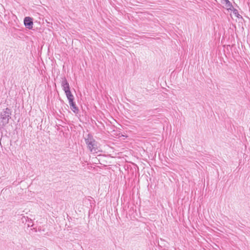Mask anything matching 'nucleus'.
Segmentation results:
<instances>
[{
	"mask_svg": "<svg viewBox=\"0 0 250 250\" xmlns=\"http://www.w3.org/2000/svg\"><path fill=\"white\" fill-rule=\"evenodd\" d=\"M11 109L6 107L2 110L0 114V129L3 128L6 125L8 124L11 118Z\"/></svg>",
	"mask_w": 250,
	"mask_h": 250,
	"instance_id": "nucleus-1",
	"label": "nucleus"
},
{
	"mask_svg": "<svg viewBox=\"0 0 250 250\" xmlns=\"http://www.w3.org/2000/svg\"><path fill=\"white\" fill-rule=\"evenodd\" d=\"M85 141L90 151L92 153H96L98 150L97 142L92 136L88 134L87 138H85Z\"/></svg>",
	"mask_w": 250,
	"mask_h": 250,
	"instance_id": "nucleus-2",
	"label": "nucleus"
},
{
	"mask_svg": "<svg viewBox=\"0 0 250 250\" xmlns=\"http://www.w3.org/2000/svg\"><path fill=\"white\" fill-rule=\"evenodd\" d=\"M24 24L26 28L32 29L33 28V19L29 17H26L24 19Z\"/></svg>",
	"mask_w": 250,
	"mask_h": 250,
	"instance_id": "nucleus-3",
	"label": "nucleus"
},
{
	"mask_svg": "<svg viewBox=\"0 0 250 250\" xmlns=\"http://www.w3.org/2000/svg\"><path fill=\"white\" fill-rule=\"evenodd\" d=\"M62 89L64 91V92L70 91L69 84L65 77L62 79Z\"/></svg>",
	"mask_w": 250,
	"mask_h": 250,
	"instance_id": "nucleus-4",
	"label": "nucleus"
},
{
	"mask_svg": "<svg viewBox=\"0 0 250 250\" xmlns=\"http://www.w3.org/2000/svg\"><path fill=\"white\" fill-rule=\"evenodd\" d=\"M69 105L70 106V108L71 110L73 111L74 113L75 114L78 113L79 112V110L78 107L77 106L75 103L74 102V101H71L70 102H69Z\"/></svg>",
	"mask_w": 250,
	"mask_h": 250,
	"instance_id": "nucleus-5",
	"label": "nucleus"
},
{
	"mask_svg": "<svg viewBox=\"0 0 250 250\" xmlns=\"http://www.w3.org/2000/svg\"><path fill=\"white\" fill-rule=\"evenodd\" d=\"M65 95H66L69 102H70L71 101H74V96L72 94L70 90L65 92Z\"/></svg>",
	"mask_w": 250,
	"mask_h": 250,
	"instance_id": "nucleus-6",
	"label": "nucleus"
},
{
	"mask_svg": "<svg viewBox=\"0 0 250 250\" xmlns=\"http://www.w3.org/2000/svg\"><path fill=\"white\" fill-rule=\"evenodd\" d=\"M226 1V5L228 7V9L229 10H232V8H233L232 4L229 0H225Z\"/></svg>",
	"mask_w": 250,
	"mask_h": 250,
	"instance_id": "nucleus-7",
	"label": "nucleus"
},
{
	"mask_svg": "<svg viewBox=\"0 0 250 250\" xmlns=\"http://www.w3.org/2000/svg\"><path fill=\"white\" fill-rule=\"evenodd\" d=\"M232 10V9L231 10ZM233 13L237 18H239L241 16L239 15L238 11L237 9L233 8Z\"/></svg>",
	"mask_w": 250,
	"mask_h": 250,
	"instance_id": "nucleus-8",
	"label": "nucleus"
}]
</instances>
